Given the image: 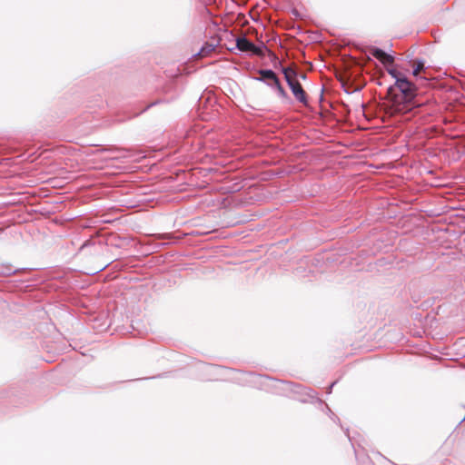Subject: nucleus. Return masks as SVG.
Returning a JSON list of instances; mask_svg holds the SVG:
<instances>
[{"label":"nucleus","instance_id":"obj_1","mask_svg":"<svg viewBox=\"0 0 465 465\" xmlns=\"http://www.w3.org/2000/svg\"><path fill=\"white\" fill-rule=\"evenodd\" d=\"M395 87L398 88L401 94L394 98L392 104V113L406 114L411 112L416 104L412 102L416 95V87L405 76L397 78Z\"/></svg>","mask_w":465,"mask_h":465},{"label":"nucleus","instance_id":"obj_2","mask_svg":"<svg viewBox=\"0 0 465 465\" xmlns=\"http://www.w3.org/2000/svg\"><path fill=\"white\" fill-rule=\"evenodd\" d=\"M370 54L375 57L376 59H378L383 65H385L387 67V72L388 74L395 79V82L397 81V78H402L404 76V74L399 71H397L396 69L392 68V67H389V66H391L394 63V57L387 53H385L383 50L378 48V47H373L370 50Z\"/></svg>","mask_w":465,"mask_h":465},{"label":"nucleus","instance_id":"obj_3","mask_svg":"<svg viewBox=\"0 0 465 465\" xmlns=\"http://www.w3.org/2000/svg\"><path fill=\"white\" fill-rule=\"evenodd\" d=\"M236 47L241 52L252 53L253 54L261 56L263 54L262 49L265 48V45H262V46H257L250 40H248L245 36H242L236 39Z\"/></svg>","mask_w":465,"mask_h":465},{"label":"nucleus","instance_id":"obj_4","mask_svg":"<svg viewBox=\"0 0 465 465\" xmlns=\"http://www.w3.org/2000/svg\"><path fill=\"white\" fill-rule=\"evenodd\" d=\"M289 87L291 88L295 99L302 104L303 105L308 104L307 95L305 91L303 90L302 84L297 80L295 82L290 83Z\"/></svg>","mask_w":465,"mask_h":465},{"label":"nucleus","instance_id":"obj_5","mask_svg":"<svg viewBox=\"0 0 465 465\" xmlns=\"http://www.w3.org/2000/svg\"><path fill=\"white\" fill-rule=\"evenodd\" d=\"M267 84L274 89L277 93V95L283 101V102H286V103H289L291 100H290V97L289 95L287 94L286 91L283 89V87L282 86L280 81H279V78L277 77L272 83H270V82H267Z\"/></svg>","mask_w":465,"mask_h":465},{"label":"nucleus","instance_id":"obj_6","mask_svg":"<svg viewBox=\"0 0 465 465\" xmlns=\"http://www.w3.org/2000/svg\"><path fill=\"white\" fill-rule=\"evenodd\" d=\"M261 77L256 78L258 81H264L272 83L276 78V74L271 69H262L259 71Z\"/></svg>","mask_w":465,"mask_h":465},{"label":"nucleus","instance_id":"obj_7","mask_svg":"<svg viewBox=\"0 0 465 465\" xmlns=\"http://www.w3.org/2000/svg\"><path fill=\"white\" fill-rule=\"evenodd\" d=\"M215 45L213 44H210V43H205L203 47L201 48V50L195 54V56H198V57H206L208 56L211 53H213L215 49Z\"/></svg>","mask_w":465,"mask_h":465},{"label":"nucleus","instance_id":"obj_8","mask_svg":"<svg viewBox=\"0 0 465 465\" xmlns=\"http://www.w3.org/2000/svg\"><path fill=\"white\" fill-rule=\"evenodd\" d=\"M282 74L284 75V78H285L288 85L290 84V83L297 81L296 72L293 69H292L290 67H284V68H282Z\"/></svg>","mask_w":465,"mask_h":465},{"label":"nucleus","instance_id":"obj_9","mask_svg":"<svg viewBox=\"0 0 465 465\" xmlns=\"http://www.w3.org/2000/svg\"><path fill=\"white\" fill-rule=\"evenodd\" d=\"M424 69H425V65H424L423 61L419 60V61H417V63H416V67L414 68V70H413V72H412V74H413L414 76H418L419 73H420V71H423Z\"/></svg>","mask_w":465,"mask_h":465},{"label":"nucleus","instance_id":"obj_10","mask_svg":"<svg viewBox=\"0 0 465 465\" xmlns=\"http://www.w3.org/2000/svg\"><path fill=\"white\" fill-rule=\"evenodd\" d=\"M15 272V270H13L12 268H9V269H7V271L5 273L11 274V273H14Z\"/></svg>","mask_w":465,"mask_h":465},{"label":"nucleus","instance_id":"obj_11","mask_svg":"<svg viewBox=\"0 0 465 465\" xmlns=\"http://www.w3.org/2000/svg\"><path fill=\"white\" fill-rule=\"evenodd\" d=\"M334 384H335L334 382L331 383V385L330 386V390H331V388L334 386Z\"/></svg>","mask_w":465,"mask_h":465}]
</instances>
